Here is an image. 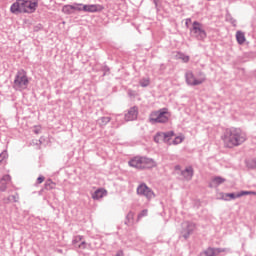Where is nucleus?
Returning a JSON list of instances; mask_svg holds the SVG:
<instances>
[{"instance_id":"1","label":"nucleus","mask_w":256,"mask_h":256,"mask_svg":"<svg viewBox=\"0 0 256 256\" xmlns=\"http://www.w3.org/2000/svg\"><path fill=\"white\" fill-rule=\"evenodd\" d=\"M222 141L226 147L231 149L245 143L247 141V134L239 128H228L224 131Z\"/></svg>"},{"instance_id":"2","label":"nucleus","mask_w":256,"mask_h":256,"mask_svg":"<svg viewBox=\"0 0 256 256\" xmlns=\"http://www.w3.org/2000/svg\"><path fill=\"white\" fill-rule=\"evenodd\" d=\"M39 7V1L37 0H16L10 6V12L14 15H20L21 13H35Z\"/></svg>"},{"instance_id":"3","label":"nucleus","mask_w":256,"mask_h":256,"mask_svg":"<svg viewBox=\"0 0 256 256\" xmlns=\"http://www.w3.org/2000/svg\"><path fill=\"white\" fill-rule=\"evenodd\" d=\"M129 166L135 169H153L157 167V162L151 158L136 156L129 161Z\"/></svg>"},{"instance_id":"4","label":"nucleus","mask_w":256,"mask_h":256,"mask_svg":"<svg viewBox=\"0 0 256 256\" xmlns=\"http://www.w3.org/2000/svg\"><path fill=\"white\" fill-rule=\"evenodd\" d=\"M171 119V112L167 108L153 111L149 116L150 123H168Z\"/></svg>"},{"instance_id":"5","label":"nucleus","mask_w":256,"mask_h":256,"mask_svg":"<svg viewBox=\"0 0 256 256\" xmlns=\"http://www.w3.org/2000/svg\"><path fill=\"white\" fill-rule=\"evenodd\" d=\"M28 86L29 77H27V72H25V70L18 71L14 79V89H16V91H23L27 89Z\"/></svg>"},{"instance_id":"6","label":"nucleus","mask_w":256,"mask_h":256,"mask_svg":"<svg viewBox=\"0 0 256 256\" xmlns=\"http://www.w3.org/2000/svg\"><path fill=\"white\" fill-rule=\"evenodd\" d=\"M186 83L192 86L201 85L205 83V74L199 73L197 76H195L193 72H187Z\"/></svg>"},{"instance_id":"7","label":"nucleus","mask_w":256,"mask_h":256,"mask_svg":"<svg viewBox=\"0 0 256 256\" xmlns=\"http://www.w3.org/2000/svg\"><path fill=\"white\" fill-rule=\"evenodd\" d=\"M191 33L196 37V39H205V37H207V32H205L203 24L197 21L193 22Z\"/></svg>"},{"instance_id":"8","label":"nucleus","mask_w":256,"mask_h":256,"mask_svg":"<svg viewBox=\"0 0 256 256\" xmlns=\"http://www.w3.org/2000/svg\"><path fill=\"white\" fill-rule=\"evenodd\" d=\"M175 136V133H173L172 131L170 132H158L155 136H154V141L155 143H169V141H171V138Z\"/></svg>"},{"instance_id":"9","label":"nucleus","mask_w":256,"mask_h":256,"mask_svg":"<svg viewBox=\"0 0 256 256\" xmlns=\"http://www.w3.org/2000/svg\"><path fill=\"white\" fill-rule=\"evenodd\" d=\"M138 195H143L146 199H153L155 197V193L153 190L148 188L145 184H140L137 188Z\"/></svg>"},{"instance_id":"10","label":"nucleus","mask_w":256,"mask_h":256,"mask_svg":"<svg viewBox=\"0 0 256 256\" xmlns=\"http://www.w3.org/2000/svg\"><path fill=\"white\" fill-rule=\"evenodd\" d=\"M103 9H105V7L101 4H88L83 6V11L86 13H99L103 11Z\"/></svg>"},{"instance_id":"11","label":"nucleus","mask_w":256,"mask_h":256,"mask_svg":"<svg viewBox=\"0 0 256 256\" xmlns=\"http://www.w3.org/2000/svg\"><path fill=\"white\" fill-rule=\"evenodd\" d=\"M137 115H139L137 107H132L125 114V121H135V119H137Z\"/></svg>"},{"instance_id":"12","label":"nucleus","mask_w":256,"mask_h":256,"mask_svg":"<svg viewBox=\"0 0 256 256\" xmlns=\"http://www.w3.org/2000/svg\"><path fill=\"white\" fill-rule=\"evenodd\" d=\"M103 197H107V190H105V188H99L92 194L94 201H99V199H103Z\"/></svg>"},{"instance_id":"13","label":"nucleus","mask_w":256,"mask_h":256,"mask_svg":"<svg viewBox=\"0 0 256 256\" xmlns=\"http://www.w3.org/2000/svg\"><path fill=\"white\" fill-rule=\"evenodd\" d=\"M9 183H11V176L9 175L3 176L0 180V191H5Z\"/></svg>"},{"instance_id":"14","label":"nucleus","mask_w":256,"mask_h":256,"mask_svg":"<svg viewBox=\"0 0 256 256\" xmlns=\"http://www.w3.org/2000/svg\"><path fill=\"white\" fill-rule=\"evenodd\" d=\"M182 175L186 181H190L193 178V168L186 167L184 171H182Z\"/></svg>"},{"instance_id":"15","label":"nucleus","mask_w":256,"mask_h":256,"mask_svg":"<svg viewBox=\"0 0 256 256\" xmlns=\"http://www.w3.org/2000/svg\"><path fill=\"white\" fill-rule=\"evenodd\" d=\"M236 40H237V43H239V45H243V43L247 41V39L245 38V33H243L242 31H237Z\"/></svg>"},{"instance_id":"16","label":"nucleus","mask_w":256,"mask_h":256,"mask_svg":"<svg viewBox=\"0 0 256 256\" xmlns=\"http://www.w3.org/2000/svg\"><path fill=\"white\" fill-rule=\"evenodd\" d=\"M183 139H185L183 136H177L172 142L169 140L168 145H180V143H183Z\"/></svg>"},{"instance_id":"17","label":"nucleus","mask_w":256,"mask_h":256,"mask_svg":"<svg viewBox=\"0 0 256 256\" xmlns=\"http://www.w3.org/2000/svg\"><path fill=\"white\" fill-rule=\"evenodd\" d=\"M135 219V213L129 212L126 216V225H133V221Z\"/></svg>"},{"instance_id":"18","label":"nucleus","mask_w":256,"mask_h":256,"mask_svg":"<svg viewBox=\"0 0 256 256\" xmlns=\"http://www.w3.org/2000/svg\"><path fill=\"white\" fill-rule=\"evenodd\" d=\"M62 13H65L66 15H71L73 12V5H65L62 8Z\"/></svg>"},{"instance_id":"19","label":"nucleus","mask_w":256,"mask_h":256,"mask_svg":"<svg viewBox=\"0 0 256 256\" xmlns=\"http://www.w3.org/2000/svg\"><path fill=\"white\" fill-rule=\"evenodd\" d=\"M184 227L186 228L188 235L189 233H193V231H195V224L185 223Z\"/></svg>"},{"instance_id":"20","label":"nucleus","mask_w":256,"mask_h":256,"mask_svg":"<svg viewBox=\"0 0 256 256\" xmlns=\"http://www.w3.org/2000/svg\"><path fill=\"white\" fill-rule=\"evenodd\" d=\"M45 189H49V190L55 189V182H53L51 180L46 181Z\"/></svg>"},{"instance_id":"21","label":"nucleus","mask_w":256,"mask_h":256,"mask_svg":"<svg viewBox=\"0 0 256 256\" xmlns=\"http://www.w3.org/2000/svg\"><path fill=\"white\" fill-rule=\"evenodd\" d=\"M83 7L84 5L83 4H74L72 5V9H73V12L75 13V11H83Z\"/></svg>"},{"instance_id":"22","label":"nucleus","mask_w":256,"mask_h":256,"mask_svg":"<svg viewBox=\"0 0 256 256\" xmlns=\"http://www.w3.org/2000/svg\"><path fill=\"white\" fill-rule=\"evenodd\" d=\"M243 195H256V193L252 191H242L236 194V197H243Z\"/></svg>"},{"instance_id":"23","label":"nucleus","mask_w":256,"mask_h":256,"mask_svg":"<svg viewBox=\"0 0 256 256\" xmlns=\"http://www.w3.org/2000/svg\"><path fill=\"white\" fill-rule=\"evenodd\" d=\"M213 183L215 185H221V183H225V179L221 178V177H216L213 179Z\"/></svg>"},{"instance_id":"24","label":"nucleus","mask_w":256,"mask_h":256,"mask_svg":"<svg viewBox=\"0 0 256 256\" xmlns=\"http://www.w3.org/2000/svg\"><path fill=\"white\" fill-rule=\"evenodd\" d=\"M147 213H149V211H148L147 209L142 210V211L138 214V217H137L138 221H139L140 219H143V217H147Z\"/></svg>"},{"instance_id":"25","label":"nucleus","mask_w":256,"mask_h":256,"mask_svg":"<svg viewBox=\"0 0 256 256\" xmlns=\"http://www.w3.org/2000/svg\"><path fill=\"white\" fill-rule=\"evenodd\" d=\"M149 83H150V81H149L148 78H144V79H142V80L140 81L141 87H148Z\"/></svg>"},{"instance_id":"26","label":"nucleus","mask_w":256,"mask_h":256,"mask_svg":"<svg viewBox=\"0 0 256 256\" xmlns=\"http://www.w3.org/2000/svg\"><path fill=\"white\" fill-rule=\"evenodd\" d=\"M226 197H230V199H237V194L229 193L226 194Z\"/></svg>"},{"instance_id":"27","label":"nucleus","mask_w":256,"mask_h":256,"mask_svg":"<svg viewBox=\"0 0 256 256\" xmlns=\"http://www.w3.org/2000/svg\"><path fill=\"white\" fill-rule=\"evenodd\" d=\"M101 121H102V123H109V121H111V118L103 117V118H101Z\"/></svg>"},{"instance_id":"28","label":"nucleus","mask_w":256,"mask_h":256,"mask_svg":"<svg viewBox=\"0 0 256 256\" xmlns=\"http://www.w3.org/2000/svg\"><path fill=\"white\" fill-rule=\"evenodd\" d=\"M181 59L184 63H189V56H182Z\"/></svg>"},{"instance_id":"29","label":"nucleus","mask_w":256,"mask_h":256,"mask_svg":"<svg viewBox=\"0 0 256 256\" xmlns=\"http://www.w3.org/2000/svg\"><path fill=\"white\" fill-rule=\"evenodd\" d=\"M43 181H45V177H43V176L38 177L37 182L39 184L43 183Z\"/></svg>"},{"instance_id":"30","label":"nucleus","mask_w":256,"mask_h":256,"mask_svg":"<svg viewBox=\"0 0 256 256\" xmlns=\"http://www.w3.org/2000/svg\"><path fill=\"white\" fill-rule=\"evenodd\" d=\"M115 256H124V253L122 250L118 251Z\"/></svg>"},{"instance_id":"31","label":"nucleus","mask_w":256,"mask_h":256,"mask_svg":"<svg viewBox=\"0 0 256 256\" xmlns=\"http://www.w3.org/2000/svg\"><path fill=\"white\" fill-rule=\"evenodd\" d=\"M85 245H86L85 242H82V243L79 245V248H80V249H85Z\"/></svg>"},{"instance_id":"32","label":"nucleus","mask_w":256,"mask_h":256,"mask_svg":"<svg viewBox=\"0 0 256 256\" xmlns=\"http://www.w3.org/2000/svg\"><path fill=\"white\" fill-rule=\"evenodd\" d=\"M175 171H181V166H175Z\"/></svg>"},{"instance_id":"33","label":"nucleus","mask_w":256,"mask_h":256,"mask_svg":"<svg viewBox=\"0 0 256 256\" xmlns=\"http://www.w3.org/2000/svg\"><path fill=\"white\" fill-rule=\"evenodd\" d=\"M191 23V18L186 19V25H189Z\"/></svg>"},{"instance_id":"34","label":"nucleus","mask_w":256,"mask_h":256,"mask_svg":"<svg viewBox=\"0 0 256 256\" xmlns=\"http://www.w3.org/2000/svg\"><path fill=\"white\" fill-rule=\"evenodd\" d=\"M78 239L81 241V239H83V237H82V236H79Z\"/></svg>"}]
</instances>
